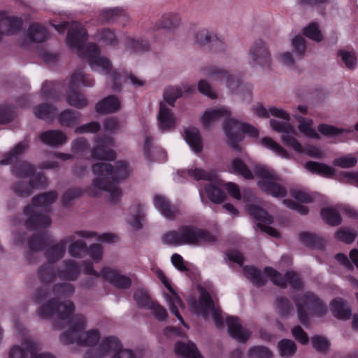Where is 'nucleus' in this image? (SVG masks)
<instances>
[{
    "label": "nucleus",
    "mask_w": 358,
    "mask_h": 358,
    "mask_svg": "<svg viewBox=\"0 0 358 358\" xmlns=\"http://www.w3.org/2000/svg\"><path fill=\"white\" fill-rule=\"evenodd\" d=\"M96 145L91 150L90 158L95 160L114 161L116 153L108 148L113 146V138L106 135H98L94 138Z\"/></svg>",
    "instance_id": "12"
},
{
    "label": "nucleus",
    "mask_w": 358,
    "mask_h": 358,
    "mask_svg": "<svg viewBox=\"0 0 358 358\" xmlns=\"http://www.w3.org/2000/svg\"><path fill=\"white\" fill-rule=\"evenodd\" d=\"M231 167L234 173L240 175L247 180L253 179L252 173L241 159L236 158L233 159Z\"/></svg>",
    "instance_id": "49"
},
{
    "label": "nucleus",
    "mask_w": 358,
    "mask_h": 358,
    "mask_svg": "<svg viewBox=\"0 0 358 358\" xmlns=\"http://www.w3.org/2000/svg\"><path fill=\"white\" fill-rule=\"evenodd\" d=\"M275 306L281 317L289 316L294 310L292 303L285 296H280L276 299Z\"/></svg>",
    "instance_id": "50"
},
{
    "label": "nucleus",
    "mask_w": 358,
    "mask_h": 358,
    "mask_svg": "<svg viewBox=\"0 0 358 358\" xmlns=\"http://www.w3.org/2000/svg\"><path fill=\"white\" fill-rule=\"evenodd\" d=\"M176 353L183 358H203L194 343L178 342L175 345Z\"/></svg>",
    "instance_id": "31"
},
{
    "label": "nucleus",
    "mask_w": 358,
    "mask_h": 358,
    "mask_svg": "<svg viewBox=\"0 0 358 358\" xmlns=\"http://www.w3.org/2000/svg\"><path fill=\"white\" fill-rule=\"evenodd\" d=\"M52 241L47 233L36 234L30 236L28 240V246L31 251H42Z\"/></svg>",
    "instance_id": "30"
},
{
    "label": "nucleus",
    "mask_w": 358,
    "mask_h": 358,
    "mask_svg": "<svg viewBox=\"0 0 358 358\" xmlns=\"http://www.w3.org/2000/svg\"><path fill=\"white\" fill-rule=\"evenodd\" d=\"M318 131L327 137H332L343 133H352L354 129L352 128L342 129L327 124H320L317 127Z\"/></svg>",
    "instance_id": "44"
},
{
    "label": "nucleus",
    "mask_w": 358,
    "mask_h": 358,
    "mask_svg": "<svg viewBox=\"0 0 358 358\" xmlns=\"http://www.w3.org/2000/svg\"><path fill=\"white\" fill-rule=\"evenodd\" d=\"M57 108L50 103H41L34 109V113L37 118L50 121L55 116Z\"/></svg>",
    "instance_id": "39"
},
{
    "label": "nucleus",
    "mask_w": 358,
    "mask_h": 358,
    "mask_svg": "<svg viewBox=\"0 0 358 358\" xmlns=\"http://www.w3.org/2000/svg\"><path fill=\"white\" fill-rule=\"evenodd\" d=\"M264 273L273 282L275 285L286 288V274L283 275L275 269L270 266H266L264 268Z\"/></svg>",
    "instance_id": "48"
},
{
    "label": "nucleus",
    "mask_w": 358,
    "mask_h": 358,
    "mask_svg": "<svg viewBox=\"0 0 358 358\" xmlns=\"http://www.w3.org/2000/svg\"><path fill=\"white\" fill-rule=\"evenodd\" d=\"M120 108V100L114 95H110L96 104V110L100 114H108L117 111Z\"/></svg>",
    "instance_id": "25"
},
{
    "label": "nucleus",
    "mask_w": 358,
    "mask_h": 358,
    "mask_svg": "<svg viewBox=\"0 0 358 358\" xmlns=\"http://www.w3.org/2000/svg\"><path fill=\"white\" fill-rule=\"evenodd\" d=\"M66 36V44L72 49L77 50V54L80 58L88 59L92 69L101 67L106 73H109L111 70V62L105 57H100L99 47L93 43H88L85 46V42L88 38L87 31L82 24H71Z\"/></svg>",
    "instance_id": "3"
},
{
    "label": "nucleus",
    "mask_w": 358,
    "mask_h": 358,
    "mask_svg": "<svg viewBox=\"0 0 358 358\" xmlns=\"http://www.w3.org/2000/svg\"><path fill=\"white\" fill-rule=\"evenodd\" d=\"M312 124L313 121L311 120H306L304 117H300L298 128L299 131L306 136L315 139H319L320 136L315 130L312 128Z\"/></svg>",
    "instance_id": "56"
},
{
    "label": "nucleus",
    "mask_w": 358,
    "mask_h": 358,
    "mask_svg": "<svg viewBox=\"0 0 358 358\" xmlns=\"http://www.w3.org/2000/svg\"><path fill=\"white\" fill-rule=\"evenodd\" d=\"M87 246L84 241L78 240L72 243L69 248V253L73 257H79L81 254L86 252Z\"/></svg>",
    "instance_id": "64"
},
{
    "label": "nucleus",
    "mask_w": 358,
    "mask_h": 358,
    "mask_svg": "<svg viewBox=\"0 0 358 358\" xmlns=\"http://www.w3.org/2000/svg\"><path fill=\"white\" fill-rule=\"evenodd\" d=\"M15 113V108L12 106L0 105V124H6L13 121Z\"/></svg>",
    "instance_id": "60"
},
{
    "label": "nucleus",
    "mask_w": 358,
    "mask_h": 358,
    "mask_svg": "<svg viewBox=\"0 0 358 358\" xmlns=\"http://www.w3.org/2000/svg\"><path fill=\"white\" fill-rule=\"evenodd\" d=\"M157 120L159 127L163 131H167L175 125V119L173 113L162 102L160 103Z\"/></svg>",
    "instance_id": "27"
},
{
    "label": "nucleus",
    "mask_w": 358,
    "mask_h": 358,
    "mask_svg": "<svg viewBox=\"0 0 358 358\" xmlns=\"http://www.w3.org/2000/svg\"><path fill=\"white\" fill-rule=\"evenodd\" d=\"M247 210L248 213L254 219L259 221V222L264 224L273 223L272 216H271L266 210L255 204L248 206Z\"/></svg>",
    "instance_id": "38"
},
{
    "label": "nucleus",
    "mask_w": 358,
    "mask_h": 358,
    "mask_svg": "<svg viewBox=\"0 0 358 358\" xmlns=\"http://www.w3.org/2000/svg\"><path fill=\"white\" fill-rule=\"evenodd\" d=\"M82 194V190L80 188L74 187V188H70L68 190H66L62 195V206L64 207H68L70 204L71 201L73 199L78 198Z\"/></svg>",
    "instance_id": "63"
},
{
    "label": "nucleus",
    "mask_w": 358,
    "mask_h": 358,
    "mask_svg": "<svg viewBox=\"0 0 358 358\" xmlns=\"http://www.w3.org/2000/svg\"><path fill=\"white\" fill-rule=\"evenodd\" d=\"M182 95V91L178 87H169L164 92V100L170 106H173L177 99Z\"/></svg>",
    "instance_id": "59"
},
{
    "label": "nucleus",
    "mask_w": 358,
    "mask_h": 358,
    "mask_svg": "<svg viewBox=\"0 0 358 358\" xmlns=\"http://www.w3.org/2000/svg\"><path fill=\"white\" fill-rule=\"evenodd\" d=\"M292 45L294 52L296 57H302L306 52V40L300 36H296L292 41Z\"/></svg>",
    "instance_id": "62"
},
{
    "label": "nucleus",
    "mask_w": 358,
    "mask_h": 358,
    "mask_svg": "<svg viewBox=\"0 0 358 358\" xmlns=\"http://www.w3.org/2000/svg\"><path fill=\"white\" fill-rule=\"evenodd\" d=\"M230 115L231 111L225 108L206 110L201 117L203 127L204 129H208L211 122L223 117H229Z\"/></svg>",
    "instance_id": "29"
},
{
    "label": "nucleus",
    "mask_w": 358,
    "mask_h": 358,
    "mask_svg": "<svg viewBox=\"0 0 358 358\" xmlns=\"http://www.w3.org/2000/svg\"><path fill=\"white\" fill-rule=\"evenodd\" d=\"M245 276L251 281L255 286L260 287H263L266 283V279L262 275L260 270L254 266H245L243 268Z\"/></svg>",
    "instance_id": "37"
},
{
    "label": "nucleus",
    "mask_w": 358,
    "mask_h": 358,
    "mask_svg": "<svg viewBox=\"0 0 358 358\" xmlns=\"http://www.w3.org/2000/svg\"><path fill=\"white\" fill-rule=\"evenodd\" d=\"M324 221L331 226H338L342 222L339 213L332 207L324 208L320 212Z\"/></svg>",
    "instance_id": "41"
},
{
    "label": "nucleus",
    "mask_w": 358,
    "mask_h": 358,
    "mask_svg": "<svg viewBox=\"0 0 358 358\" xmlns=\"http://www.w3.org/2000/svg\"><path fill=\"white\" fill-rule=\"evenodd\" d=\"M278 348L282 357H291L297 349L296 343L289 339H282L279 341Z\"/></svg>",
    "instance_id": "55"
},
{
    "label": "nucleus",
    "mask_w": 358,
    "mask_h": 358,
    "mask_svg": "<svg viewBox=\"0 0 358 358\" xmlns=\"http://www.w3.org/2000/svg\"><path fill=\"white\" fill-rule=\"evenodd\" d=\"M101 275L104 280L117 288L128 289L131 285V278L119 273L116 269L103 267L101 270Z\"/></svg>",
    "instance_id": "18"
},
{
    "label": "nucleus",
    "mask_w": 358,
    "mask_h": 358,
    "mask_svg": "<svg viewBox=\"0 0 358 358\" xmlns=\"http://www.w3.org/2000/svg\"><path fill=\"white\" fill-rule=\"evenodd\" d=\"M206 76L213 80L225 81L227 87L234 94H241L244 90H246L250 96L251 88L247 85L241 82L240 79L230 75L228 71L215 66H209L203 68Z\"/></svg>",
    "instance_id": "10"
},
{
    "label": "nucleus",
    "mask_w": 358,
    "mask_h": 358,
    "mask_svg": "<svg viewBox=\"0 0 358 358\" xmlns=\"http://www.w3.org/2000/svg\"><path fill=\"white\" fill-rule=\"evenodd\" d=\"M191 308L196 313L201 314L203 317H206L210 310L212 311L215 309L213 300L206 289L201 291L198 301H194L191 303Z\"/></svg>",
    "instance_id": "20"
},
{
    "label": "nucleus",
    "mask_w": 358,
    "mask_h": 358,
    "mask_svg": "<svg viewBox=\"0 0 358 358\" xmlns=\"http://www.w3.org/2000/svg\"><path fill=\"white\" fill-rule=\"evenodd\" d=\"M71 152L80 158L89 159L87 154L90 150V143L84 137H78L71 143Z\"/></svg>",
    "instance_id": "40"
},
{
    "label": "nucleus",
    "mask_w": 358,
    "mask_h": 358,
    "mask_svg": "<svg viewBox=\"0 0 358 358\" xmlns=\"http://www.w3.org/2000/svg\"><path fill=\"white\" fill-rule=\"evenodd\" d=\"M57 271L54 265L46 263L38 268V275L44 285L36 290L34 301L36 303L41 304L50 296V289L47 285L52 282L58 275Z\"/></svg>",
    "instance_id": "11"
},
{
    "label": "nucleus",
    "mask_w": 358,
    "mask_h": 358,
    "mask_svg": "<svg viewBox=\"0 0 358 358\" xmlns=\"http://www.w3.org/2000/svg\"><path fill=\"white\" fill-rule=\"evenodd\" d=\"M330 308L334 317L347 320L352 315L351 308L342 298H335L330 303Z\"/></svg>",
    "instance_id": "24"
},
{
    "label": "nucleus",
    "mask_w": 358,
    "mask_h": 358,
    "mask_svg": "<svg viewBox=\"0 0 358 358\" xmlns=\"http://www.w3.org/2000/svg\"><path fill=\"white\" fill-rule=\"evenodd\" d=\"M94 80L90 75L85 74L82 69L76 70L71 77L69 92L66 94V102L71 106L76 108H83L88 104L87 99L78 90V87L82 84L86 87L93 86Z\"/></svg>",
    "instance_id": "8"
},
{
    "label": "nucleus",
    "mask_w": 358,
    "mask_h": 358,
    "mask_svg": "<svg viewBox=\"0 0 358 358\" xmlns=\"http://www.w3.org/2000/svg\"><path fill=\"white\" fill-rule=\"evenodd\" d=\"M162 241L166 245L180 246L199 245L201 243H214L217 241V238L210 231L196 226L182 225L178 231L172 230L165 233Z\"/></svg>",
    "instance_id": "5"
},
{
    "label": "nucleus",
    "mask_w": 358,
    "mask_h": 358,
    "mask_svg": "<svg viewBox=\"0 0 358 358\" xmlns=\"http://www.w3.org/2000/svg\"><path fill=\"white\" fill-rule=\"evenodd\" d=\"M75 292L74 287L67 282L58 283L53 286L52 292L56 296L69 297Z\"/></svg>",
    "instance_id": "57"
},
{
    "label": "nucleus",
    "mask_w": 358,
    "mask_h": 358,
    "mask_svg": "<svg viewBox=\"0 0 358 358\" xmlns=\"http://www.w3.org/2000/svg\"><path fill=\"white\" fill-rule=\"evenodd\" d=\"M262 144L266 148L272 150L276 155L283 157H288V152L287 150L282 148L280 144L276 143L274 140H273L270 137H264L262 138Z\"/></svg>",
    "instance_id": "53"
},
{
    "label": "nucleus",
    "mask_w": 358,
    "mask_h": 358,
    "mask_svg": "<svg viewBox=\"0 0 358 358\" xmlns=\"http://www.w3.org/2000/svg\"><path fill=\"white\" fill-rule=\"evenodd\" d=\"M255 173L259 178L258 186L264 192L273 197L284 198L287 196L286 188L278 182L279 178L273 170L264 166H257Z\"/></svg>",
    "instance_id": "9"
},
{
    "label": "nucleus",
    "mask_w": 358,
    "mask_h": 358,
    "mask_svg": "<svg viewBox=\"0 0 358 358\" xmlns=\"http://www.w3.org/2000/svg\"><path fill=\"white\" fill-rule=\"evenodd\" d=\"M56 191H49L39 194L32 198L31 204L24 208L23 213L27 217L24 226L29 231H35L48 227L51 224L50 216L39 210V207H48L57 199Z\"/></svg>",
    "instance_id": "4"
},
{
    "label": "nucleus",
    "mask_w": 358,
    "mask_h": 358,
    "mask_svg": "<svg viewBox=\"0 0 358 358\" xmlns=\"http://www.w3.org/2000/svg\"><path fill=\"white\" fill-rule=\"evenodd\" d=\"M293 301L296 307L298 320L306 328L310 324V316L321 317L328 311L327 306L322 299L311 292L299 294Z\"/></svg>",
    "instance_id": "6"
},
{
    "label": "nucleus",
    "mask_w": 358,
    "mask_h": 358,
    "mask_svg": "<svg viewBox=\"0 0 358 358\" xmlns=\"http://www.w3.org/2000/svg\"><path fill=\"white\" fill-rule=\"evenodd\" d=\"M125 45L127 48L130 49L135 52L148 51L150 47L149 43L147 40H136L131 37L127 38Z\"/></svg>",
    "instance_id": "51"
},
{
    "label": "nucleus",
    "mask_w": 358,
    "mask_h": 358,
    "mask_svg": "<svg viewBox=\"0 0 358 358\" xmlns=\"http://www.w3.org/2000/svg\"><path fill=\"white\" fill-rule=\"evenodd\" d=\"M75 306L71 301L59 303L57 299H52L42 305L38 311L41 318L48 319L56 314L58 320L54 323V327L62 329L64 326L70 325V329L64 331L60 337L61 342L66 345L76 343L80 346H94L100 338L99 332L92 329L83 334L86 327V318L82 314L73 316Z\"/></svg>",
    "instance_id": "1"
},
{
    "label": "nucleus",
    "mask_w": 358,
    "mask_h": 358,
    "mask_svg": "<svg viewBox=\"0 0 358 358\" xmlns=\"http://www.w3.org/2000/svg\"><path fill=\"white\" fill-rule=\"evenodd\" d=\"M48 36V31L42 24H29L25 37L19 41L22 47H27L29 43H42Z\"/></svg>",
    "instance_id": "16"
},
{
    "label": "nucleus",
    "mask_w": 358,
    "mask_h": 358,
    "mask_svg": "<svg viewBox=\"0 0 358 358\" xmlns=\"http://www.w3.org/2000/svg\"><path fill=\"white\" fill-rule=\"evenodd\" d=\"M29 185L32 189H43L48 186V179L46 176L42 172L36 173L34 172L29 177Z\"/></svg>",
    "instance_id": "54"
},
{
    "label": "nucleus",
    "mask_w": 358,
    "mask_h": 358,
    "mask_svg": "<svg viewBox=\"0 0 358 358\" xmlns=\"http://www.w3.org/2000/svg\"><path fill=\"white\" fill-rule=\"evenodd\" d=\"M152 149L160 152L163 156H166V152L160 147L154 146L153 138L150 135V134H146L145 136L143 152L145 159L149 162L155 161V158L152 153Z\"/></svg>",
    "instance_id": "46"
},
{
    "label": "nucleus",
    "mask_w": 358,
    "mask_h": 358,
    "mask_svg": "<svg viewBox=\"0 0 358 358\" xmlns=\"http://www.w3.org/2000/svg\"><path fill=\"white\" fill-rule=\"evenodd\" d=\"M250 54L253 62L263 68L271 66L270 52L266 43L261 39L255 41L250 50Z\"/></svg>",
    "instance_id": "14"
},
{
    "label": "nucleus",
    "mask_w": 358,
    "mask_h": 358,
    "mask_svg": "<svg viewBox=\"0 0 358 358\" xmlns=\"http://www.w3.org/2000/svg\"><path fill=\"white\" fill-rule=\"evenodd\" d=\"M34 166L25 162L22 161L16 163L12 169L13 174L19 178H28L34 172Z\"/></svg>",
    "instance_id": "42"
},
{
    "label": "nucleus",
    "mask_w": 358,
    "mask_h": 358,
    "mask_svg": "<svg viewBox=\"0 0 358 358\" xmlns=\"http://www.w3.org/2000/svg\"><path fill=\"white\" fill-rule=\"evenodd\" d=\"M66 244V242L64 240H62L58 243L46 250L45 256L48 260L47 264L53 265L54 263L57 262L64 256Z\"/></svg>",
    "instance_id": "33"
},
{
    "label": "nucleus",
    "mask_w": 358,
    "mask_h": 358,
    "mask_svg": "<svg viewBox=\"0 0 358 358\" xmlns=\"http://www.w3.org/2000/svg\"><path fill=\"white\" fill-rule=\"evenodd\" d=\"M120 347V341L115 336L105 338L96 348L89 350L84 355V358H103L112 350H117Z\"/></svg>",
    "instance_id": "15"
},
{
    "label": "nucleus",
    "mask_w": 358,
    "mask_h": 358,
    "mask_svg": "<svg viewBox=\"0 0 358 358\" xmlns=\"http://www.w3.org/2000/svg\"><path fill=\"white\" fill-rule=\"evenodd\" d=\"M134 298L138 306L148 309L153 301L146 290L136 289L134 294Z\"/></svg>",
    "instance_id": "58"
},
{
    "label": "nucleus",
    "mask_w": 358,
    "mask_h": 358,
    "mask_svg": "<svg viewBox=\"0 0 358 358\" xmlns=\"http://www.w3.org/2000/svg\"><path fill=\"white\" fill-rule=\"evenodd\" d=\"M204 189L208 199L214 203H221L226 199L224 192L215 185L207 184Z\"/></svg>",
    "instance_id": "45"
},
{
    "label": "nucleus",
    "mask_w": 358,
    "mask_h": 358,
    "mask_svg": "<svg viewBox=\"0 0 358 358\" xmlns=\"http://www.w3.org/2000/svg\"><path fill=\"white\" fill-rule=\"evenodd\" d=\"M185 139L195 153H200L203 150L202 138L199 129L189 127L185 129Z\"/></svg>",
    "instance_id": "26"
},
{
    "label": "nucleus",
    "mask_w": 358,
    "mask_h": 358,
    "mask_svg": "<svg viewBox=\"0 0 358 358\" xmlns=\"http://www.w3.org/2000/svg\"><path fill=\"white\" fill-rule=\"evenodd\" d=\"M153 202L155 207L163 216L168 219L173 220L179 214L178 206L171 204L170 201L164 196H155Z\"/></svg>",
    "instance_id": "21"
},
{
    "label": "nucleus",
    "mask_w": 358,
    "mask_h": 358,
    "mask_svg": "<svg viewBox=\"0 0 358 358\" xmlns=\"http://www.w3.org/2000/svg\"><path fill=\"white\" fill-rule=\"evenodd\" d=\"M63 263L64 268L57 271L59 278L69 281L76 280L80 271L78 263L72 259L64 260Z\"/></svg>",
    "instance_id": "23"
},
{
    "label": "nucleus",
    "mask_w": 358,
    "mask_h": 358,
    "mask_svg": "<svg viewBox=\"0 0 358 358\" xmlns=\"http://www.w3.org/2000/svg\"><path fill=\"white\" fill-rule=\"evenodd\" d=\"M81 113L71 109L61 112L58 117L59 124L63 127L73 128L80 122Z\"/></svg>",
    "instance_id": "34"
},
{
    "label": "nucleus",
    "mask_w": 358,
    "mask_h": 358,
    "mask_svg": "<svg viewBox=\"0 0 358 358\" xmlns=\"http://www.w3.org/2000/svg\"><path fill=\"white\" fill-rule=\"evenodd\" d=\"M299 241L307 248L312 249L324 250L325 244L324 240L319 236L307 231L299 234Z\"/></svg>",
    "instance_id": "32"
},
{
    "label": "nucleus",
    "mask_w": 358,
    "mask_h": 358,
    "mask_svg": "<svg viewBox=\"0 0 358 358\" xmlns=\"http://www.w3.org/2000/svg\"><path fill=\"white\" fill-rule=\"evenodd\" d=\"M12 190L20 197H28L32 194V188L29 183L24 181H20L15 183L12 187Z\"/></svg>",
    "instance_id": "61"
},
{
    "label": "nucleus",
    "mask_w": 358,
    "mask_h": 358,
    "mask_svg": "<svg viewBox=\"0 0 358 358\" xmlns=\"http://www.w3.org/2000/svg\"><path fill=\"white\" fill-rule=\"evenodd\" d=\"M130 210L131 213H134V215L131 219H128V224H130L135 230H139L142 229V222L145 217V206L137 203L132 206L130 208Z\"/></svg>",
    "instance_id": "36"
},
{
    "label": "nucleus",
    "mask_w": 358,
    "mask_h": 358,
    "mask_svg": "<svg viewBox=\"0 0 358 358\" xmlns=\"http://www.w3.org/2000/svg\"><path fill=\"white\" fill-rule=\"evenodd\" d=\"M223 129L227 137V144L234 151L241 152L242 148L239 143L243 141V135L257 138L258 129L248 123H241L234 118H227L223 124Z\"/></svg>",
    "instance_id": "7"
},
{
    "label": "nucleus",
    "mask_w": 358,
    "mask_h": 358,
    "mask_svg": "<svg viewBox=\"0 0 358 358\" xmlns=\"http://www.w3.org/2000/svg\"><path fill=\"white\" fill-rule=\"evenodd\" d=\"M196 43L201 45L210 44L212 48L217 52H223L225 50V44L224 38L222 36L210 33L206 30L200 31L195 34Z\"/></svg>",
    "instance_id": "17"
},
{
    "label": "nucleus",
    "mask_w": 358,
    "mask_h": 358,
    "mask_svg": "<svg viewBox=\"0 0 358 358\" xmlns=\"http://www.w3.org/2000/svg\"><path fill=\"white\" fill-rule=\"evenodd\" d=\"M166 299L169 303V309L171 313H173L180 322L186 327V324L183 320L182 315H180L177 306L182 303V300L176 292L171 293L166 295Z\"/></svg>",
    "instance_id": "47"
},
{
    "label": "nucleus",
    "mask_w": 358,
    "mask_h": 358,
    "mask_svg": "<svg viewBox=\"0 0 358 358\" xmlns=\"http://www.w3.org/2000/svg\"><path fill=\"white\" fill-rule=\"evenodd\" d=\"M270 124L274 131L285 133L281 136L285 145L292 147L297 152H303L301 143L294 136L289 135L291 133H295L294 127L290 124L272 119L270 120Z\"/></svg>",
    "instance_id": "13"
},
{
    "label": "nucleus",
    "mask_w": 358,
    "mask_h": 358,
    "mask_svg": "<svg viewBox=\"0 0 358 358\" xmlns=\"http://www.w3.org/2000/svg\"><path fill=\"white\" fill-rule=\"evenodd\" d=\"M28 147L29 144L27 142L18 143L10 152L5 154L3 158L0 161V164L8 165L16 162Z\"/></svg>",
    "instance_id": "35"
},
{
    "label": "nucleus",
    "mask_w": 358,
    "mask_h": 358,
    "mask_svg": "<svg viewBox=\"0 0 358 358\" xmlns=\"http://www.w3.org/2000/svg\"><path fill=\"white\" fill-rule=\"evenodd\" d=\"M188 176L196 180H206L215 182L217 180V174L215 171H206L203 169L195 168L188 170Z\"/></svg>",
    "instance_id": "43"
},
{
    "label": "nucleus",
    "mask_w": 358,
    "mask_h": 358,
    "mask_svg": "<svg viewBox=\"0 0 358 358\" xmlns=\"http://www.w3.org/2000/svg\"><path fill=\"white\" fill-rule=\"evenodd\" d=\"M101 17L106 21L116 20L120 17H127V11L120 7L106 8L101 11Z\"/></svg>",
    "instance_id": "52"
},
{
    "label": "nucleus",
    "mask_w": 358,
    "mask_h": 358,
    "mask_svg": "<svg viewBox=\"0 0 358 358\" xmlns=\"http://www.w3.org/2000/svg\"><path fill=\"white\" fill-rule=\"evenodd\" d=\"M226 324L230 336L241 343H245L250 337L251 333L244 329L240 324L239 318L235 316L227 317Z\"/></svg>",
    "instance_id": "19"
},
{
    "label": "nucleus",
    "mask_w": 358,
    "mask_h": 358,
    "mask_svg": "<svg viewBox=\"0 0 358 358\" xmlns=\"http://www.w3.org/2000/svg\"><path fill=\"white\" fill-rule=\"evenodd\" d=\"M39 138L42 143L52 147H59L64 144L67 141L66 135L62 131L48 130L42 132Z\"/></svg>",
    "instance_id": "22"
},
{
    "label": "nucleus",
    "mask_w": 358,
    "mask_h": 358,
    "mask_svg": "<svg viewBox=\"0 0 358 358\" xmlns=\"http://www.w3.org/2000/svg\"><path fill=\"white\" fill-rule=\"evenodd\" d=\"M305 168L313 174L321 175L326 178H334L336 175V170L325 164L318 162H307Z\"/></svg>",
    "instance_id": "28"
},
{
    "label": "nucleus",
    "mask_w": 358,
    "mask_h": 358,
    "mask_svg": "<svg viewBox=\"0 0 358 358\" xmlns=\"http://www.w3.org/2000/svg\"><path fill=\"white\" fill-rule=\"evenodd\" d=\"M92 171L98 177L93 180L92 186L86 189V192L91 196L98 197L100 191H107L110 193V201L117 203L122 195L118 184L129 176L128 164L118 161L113 166L110 164L99 162L92 166Z\"/></svg>",
    "instance_id": "2"
}]
</instances>
